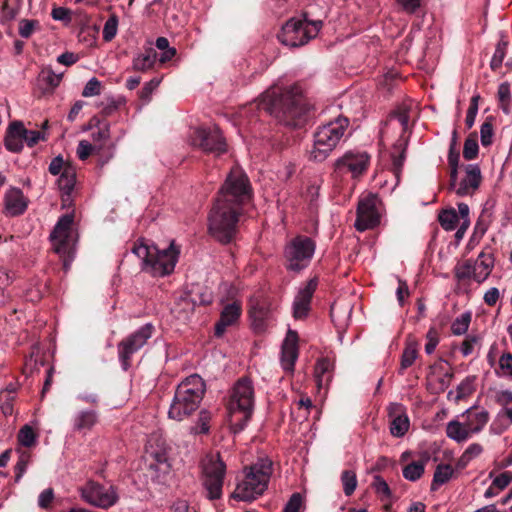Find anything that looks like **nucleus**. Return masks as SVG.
<instances>
[{
    "label": "nucleus",
    "instance_id": "f257e3e1",
    "mask_svg": "<svg viewBox=\"0 0 512 512\" xmlns=\"http://www.w3.org/2000/svg\"><path fill=\"white\" fill-rule=\"evenodd\" d=\"M252 199V188L247 175L239 167L230 170L209 212L208 230L223 244L236 236L244 206Z\"/></svg>",
    "mask_w": 512,
    "mask_h": 512
},
{
    "label": "nucleus",
    "instance_id": "f03ea898",
    "mask_svg": "<svg viewBox=\"0 0 512 512\" xmlns=\"http://www.w3.org/2000/svg\"><path fill=\"white\" fill-rule=\"evenodd\" d=\"M254 107L264 110L279 122L288 126L296 125V119L308 111V105L301 86L294 84L286 88L273 86L267 89Z\"/></svg>",
    "mask_w": 512,
    "mask_h": 512
},
{
    "label": "nucleus",
    "instance_id": "7ed1b4c3",
    "mask_svg": "<svg viewBox=\"0 0 512 512\" xmlns=\"http://www.w3.org/2000/svg\"><path fill=\"white\" fill-rule=\"evenodd\" d=\"M205 391V382L198 374L186 377L175 390L168 417L175 421H183L191 416L199 408Z\"/></svg>",
    "mask_w": 512,
    "mask_h": 512
},
{
    "label": "nucleus",
    "instance_id": "20e7f679",
    "mask_svg": "<svg viewBox=\"0 0 512 512\" xmlns=\"http://www.w3.org/2000/svg\"><path fill=\"white\" fill-rule=\"evenodd\" d=\"M132 253L142 261V270L153 277H164L174 271L178 261L179 250L172 241L168 248L159 250L155 245L147 244L144 240H138Z\"/></svg>",
    "mask_w": 512,
    "mask_h": 512
},
{
    "label": "nucleus",
    "instance_id": "39448f33",
    "mask_svg": "<svg viewBox=\"0 0 512 512\" xmlns=\"http://www.w3.org/2000/svg\"><path fill=\"white\" fill-rule=\"evenodd\" d=\"M255 407V389L249 377L239 378L232 387L228 410L235 433L241 432L250 421Z\"/></svg>",
    "mask_w": 512,
    "mask_h": 512
},
{
    "label": "nucleus",
    "instance_id": "423d86ee",
    "mask_svg": "<svg viewBox=\"0 0 512 512\" xmlns=\"http://www.w3.org/2000/svg\"><path fill=\"white\" fill-rule=\"evenodd\" d=\"M272 472V461L268 458H259L257 462L244 469L245 477L237 484L232 497L246 502L255 500L266 491Z\"/></svg>",
    "mask_w": 512,
    "mask_h": 512
},
{
    "label": "nucleus",
    "instance_id": "0eeeda50",
    "mask_svg": "<svg viewBox=\"0 0 512 512\" xmlns=\"http://www.w3.org/2000/svg\"><path fill=\"white\" fill-rule=\"evenodd\" d=\"M489 419L486 409L470 407L446 424V436L456 443H464L482 432Z\"/></svg>",
    "mask_w": 512,
    "mask_h": 512
},
{
    "label": "nucleus",
    "instance_id": "6e6552de",
    "mask_svg": "<svg viewBox=\"0 0 512 512\" xmlns=\"http://www.w3.org/2000/svg\"><path fill=\"white\" fill-rule=\"evenodd\" d=\"M348 126L349 119L341 115L319 126L314 133L310 158L316 162L324 161L339 144Z\"/></svg>",
    "mask_w": 512,
    "mask_h": 512
},
{
    "label": "nucleus",
    "instance_id": "1a4fd4ad",
    "mask_svg": "<svg viewBox=\"0 0 512 512\" xmlns=\"http://www.w3.org/2000/svg\"><path fill=\"white\" fill-rule=\"evenodd\" d=\"M74 215H62L55 224L50 240L53 250L63 261V268L67 272L76 254L77 233L73 229Z\"/></svg>",
    "mask_w": 512,
    "mask_h": 512
},
{
    "label": "nucleus",
    "instance_id": "9d476101",
    "mask_svg": "<svg viewBox=\"0 0 512 512\" xmlns=\"http://www.w3.org/2000/svg\"><path fill=\"white\" fill-rule=\"evenodd\" d=\"M201 471L204 496L211 501L220 499L226 476V464L220 454H207L201 461Z\"/></svg>",
    "mask_w": 512,
    "mask_h": 512
},
{
    "label": "nucleus",
    "instance_id": "9b49d317",
    "mask_svg": "<svg viewBox=\"0 0 512 512\" xmlns=\"http://www.w3.org/2000/svg\"><path fill=\"white\" fill-rule=\"evenodd\" d=\"M316 242L306 236L297 235L284 248L285 266L288 271L300 272L307 268L314 256Z\"/></svg>",
    "mask_w": 512,
    "mask_h": 512
},
{
    "label": "nucleus",
    "instance_id": "f8f14e48",
    "mask_svg": "<svg viewBox=\"0 0 512 512\" xmlns=\"http://www.w3.org/2000/svg\"><path fill=\"white\" fill-rule=\"evenodd\" d=\"M321 26L322 21L320 20L307 23L291 19L283 25L277 37L286 46L299 47L316 37Z\"/></svg>",
    "mask_w": 512,
    "mask_h": 512
},
{
    "label": "nucleus",
    "instance_id": "ddd939ff",
    "mask_svg": "<svg viewBox=\"0 0 512 512\" xmlns=\"http://www.w3.org/2000/svg\"><path fill=\"white\" fill-rule=\"evenodd\" d=\"M79 493L84 502L100 509H109L119 500L118 490L113 484L95 480L86 481L79 488Z\"/></svg>",
    "mask_w": 512,
    "mask_h": 512
},
{
    "label": "nucleus",
    "instance_id": "4468645a",
    "mask_svg": "<svg viewBox=\"0 0 512 512\" xmlns=\"http://www.w3.org/2000/svg\"><path fill=\"white\" fill-rule=\"evenodd\" d=\"M494 268L491 254L481 252L476 259H467L456 265L454 272L458 281L473 280L478 284L485 282Z\"/></svg>",
    "mask_w": 512,
    "mask_h": 512
},
{
    "label": "nucleus",
    "instance_id": "2eb2a0df",
    "mask_svg": "<svg viewBox=\"0 0 512 512\" xmlns=\"http://www.w3.org/2000/svg\"><path fill=\"white\" fill-rule=\"evenodd\" d=\"M154 331V326L146 323L118 343V359L124 371L130 368L132 356L147 344Z\"/></svg>",
    "mask_w": 512,
    "mask_h": 512
},
{
    "label": "nucleus",
    "instance_id": "dca6fc26",
    "mask_svg": "<svg viewBox=\"0 0 512 512\" xmlns=\"http://www.w3.org/2000/svg\"><path fill=\"white\" fill-rule=\"evenodd\" d=\"M189 141L192 146L207 153L220 155L227 150L225 140L218 127L195 128L190 132Z\"/></svg>",
    "mask_w": 512,
    "mask_h": 512
},
{
    "label": "nucleus",
    "instance_id": "f3484780",
    "mask_svg": "<svg viewBox=\"0 0 512 512\" xmlns=\"http://www.w3.org/2000/svg\"><path fill=\"white\" fill-rule=\"evenodd\" d=\"M380 199L376 194L369 193L360 198L357 207L355 228L359 232L373 229L380 223Z\"/></svg>",
    "mask_w": 512,
    "mask_h": 512
},
{
    "label": "nucleus",
    "instance_id": "a211bd4d",
    "mask_svg": "<svg viewBox=\"0 0 512 512\" xmlns=\"http://www.w3.org/2000/svg\"><path fill=\"white\" fill-rule=\"evenodd\" d=\"M370 162V156L366 152H346L335 162V167L340 172H350L357 177L365 172Z\"/></svg>",
    "mask_w": 512,
    "mask_h": 512
},
{
    "label": "nucleus",
    "instance_id": "6ab92c4d",
    "mask_svg": "<svg viewBox=\"0 0 512 512\" xmlns=\"http://www.w3.org/2000/svg\"><path fill=\"white\" fill-rule=\"evenodd\" d=\"M318 286V278H311L304 287H301L293 301V316L295 319H304L310 310L311 300Z\"/></svg>",
    "mask_w": 512,
    "mask_h": 512
},
{
    "label": "nucleus",
    "instance_id": "aec40b11",
    "mask_svg": "<svg viewBox=\"0 0 512 512\" xmlns=\"http://www.w3.org/2000/svg\"><path fill=\"white\" fill-rule=\"evenodd\" d=\"M298 358V335L296 331L288 330L282 343L280 362L282 368L287 372L294 370Z\"/></svg>",
    "mask_w": 512,
    "mask_h": 512
},
{
    "label": "nucleus",
    "instance_id": "412c9836",
    "mask_svg": "<svg viewBox=\"0 0 512 512\" xmlns=\"http://www.w3.org/2000/svg\"><path fill=\"white\" fill-rule=\"evenodd\" d=\"M5 213L8 216L15 217L22 215L28 207V199L18 187H10L4 194Z\"/></svg>",
    "mask_w": 512,
    "mask_h": 512
},
{
    "label": "nucleus",
    "instance_id": "4be33fe9",
    "mask_svg": "<svg viewBox=\"0 0 512 512\" xmlns=\"http://www.w3.org/2000/svg\"><path fill=\"white\" fill-rule=\"evenodd\" d=\"M249 314L253 326L258 330H263L266 322L272 317V309L265 299L252 298L250 300Z\"/></svg>",
    "mask_w": 512,
    "mask_h": 512
},
{
    "label": "nucleus",
    "instance_id": "5701e85b",
    "mask_svg": "<svg viewBox=\"0 0 512 512\" xmlns=\"http://www.w3.org/2000/svg\"><path fill=\"white\" fill-rule=\"evenodd\" d=\"M145 450L149 463L171 462L169 448L165 440L158 435L149 438Z\"/></svg>",
    "mask_w": 512,
    "mask_h": 512
},
{
    "label": "nucleus",
    "instance_id": "b1692460",
    "mask_svg": "<svg viewBox=\"0 0 512 512\" xmlns=\"http://www.w3.org/2000/svg\"><path fill=\"white\" fill-rule=\"evenodd\" d=\"M24 124L21 121H14L9 124L5 139V148L12 153H20L24 147Z\"/></svg>",
    "mask_w": 512,
    "mask_h": 512
},
{
    "label": "nucleus",
    "instance_id": "393cba45",
    "mask_svg": "<svg viewBox=\"0 0 512 512\" xmlns=\"http://www.w3.org/2000/svg\"><path fill=\"white\" fill-rule=\"evenodd\" d=\"M242 312L241 303L234 301L224 306L219 321L215 324V335L220 337L228 326L237 322Z\"/></svg>",
    "mask_w": 512,
    "mask_h": 512
},
{
    "label": "nucleus",
    "instance_id": "a878e982",
    "mask_svg": "<svg viewBox=\"0 0 512 512\" xmlns=\"http://www.w3.org/2000/svg\"><path fill=\"white\" fill-rule=\"evenodd\" d=\"M465 178L460 182L456 193L459 196H466L475 191L481 183V171L477 164H469L465 169Z\"/></svg>",
    "mask_w": 512,
    "mask_h": 512
},
{
    "label": "nucleus",
    "instance_id": "bb28decb",
    "mask_svg": "<svg viewBox=\"0 0 512 512\" xmlns=\"http://www.w3.org/2000/svg\"><path fill=\"white\" fill-rule=\"evenodd\" d=\"M390 415L393 416L390 423V433L394 437H403L410 427V420L403 406L394 404L390 410Z\"/></svg>",
    "mask_w": 512,
    "mask_h": 512
},
{
    "label": "nucleus",
    "instance_id": "cd10ccee",
    "mask_svg": "<svg viewBox=\"0 0 512 512\" xmlns=\"http://www.w3.org/2000/svg\"><path fill=\"white\" fill-rule=\"evenodd\" d=\"M76 184V172L71 165H67L57 180V185L62 193L63 206L71 202V194Z\"/></svg>",
    "mask_w": 512,
    "mask_h": 512
},
{
    "label": "nucleus",
    "instance_id": "c85d7f7f",
    "mask_svg": "<svg viewBox=\"0 0 512 512\" xmlns=\"http://www.w3.org/2000/svg\"><path fill=\"white\" fill-rule=\"evenodd\" d=\"M63 73H55L51 67H44L37 79L38 87L43 93H51L59 86Z\"/></svg>",
    "mask_w": 512,
    "mask_h": 512
},
{
    "label": "nucleus",
    "instance_id": "c756f323",
    "mask_svg": "<svg viewBox=\"0 0 512 512\" xmlns=\"http://www.w3.org/2000/svg\"><path fill=\"white\" fill-rule=\"evenodd\" d=\"M98 422V414L94 410H83L73 418V429L86 434Z\"/></svg>",
    "mask_w": 512,
    "mask_h": 512
},
{
    "label": "nucleus",
    "instance_id": "7c9ffc66",
    "mask_svg": "<svg viewBox=\"0 0 512 512\" xmlns=\"http://www.w3.org/2000/svg\"><path fill=\"white\" fill-rule=\"evenodd\" d=\"M157 59L156 51L149 47L144 52L137 54L133 58L132 68L135 71L146 72L154 67Z\"/></svg>",
    "mask_w": 512,
    "mask_h": 512
},
{
    "label": "nucleus",
    "instance_id": "2f4dec72",
    "mask_svg": "<svg viewBox=\"0 0 512 512\" xmlns=\"http://www.w3.org/2000/svg\"><path fill=\"white\" fill-rule=\"evenodd\" d=\"M332 368L333 363L327 357L320 358L317 361L314 369V376L319 388L330 382Z\"/></svg>",
    "mask_w": 512,
    "mask_h": 512
},
{
    "label": "nucleus",
    "instance_id": "473e14b6",
    "mask_svg": "<svg viewBox=\"0 0 512 512\" xmlns=\"http://www.w3.org/2000/svg\"><path fill=\"white\" fill-rule=\"evenodd\" d=\"M406 147L407 142L403 139H399L393 146V152L391 154L392 170L397 179H399L406 159Z\"/></svg>",
    "mask_w": 512,
    "mask_h": 512
},
{
    "label": "nucleus",
    "instance_id": "72a5a7b5",
    "mask_svg": "<svg viewBox=\"0 0 512 512\" xmlns=\"http://www.w3.org/2000/svg\"><path fill=\"white\" fill-rule=\"evenodd\" d=\"M151 479L158 484H165L171 474V462L149 463Z\"/></svg>",
    "mask_w": 512,
    "mask_h": 512
},
{
    "label": "nucleus",
    "instance_id": "f704fd0d",
    "mask_svg": "<svg viewBox=\"0 0 512 512\" xmlns=\"http://www.w3.org/2000/svg\"><path fill=\"white\" fill-rule=\"evenodd\" d=\"M454 474V469L449 464H439L437 465L433 480L431 483V490L436 491L441 485L447 483Z\"/></svg>",
    "mask_w": 512,
    "mask_h": 512
},
{
    "label": "nucleus",
    "instance_id": "c9c22d12",
    "mask_svg": "<svg viewBox=\"0 0 512 512\" xmlns=\"http://www.w3.org/2000/svg\"><path fill=\"white\" fill-rule=\"evenodd\" d=\"M418 357V344L416 341H409L406 344V347L401 356V363L399 373L403 374V372L413 365L415 360Z\"/></svg>",
    "mask_w": 512,
    "mask_h": 512
},
{
    "label": "nucleus",
    "instance_id": "e433bc0d",
    "mask_svg": "<svg viewBox=\"0 0 512 512\" xmlns=\"http://www.w3.org/2000/svg\"><path fill=\"white\" fill-rule=\"evenodd\" d=\"M497 98L499 101V107L505 114L510 113V107L512 102L511 89L509 82H502L498 86Z\"/></svg>",
    "mask_w": 512,
    "mask_h": 512
},
{
    "label": "nucleus",
    "instance_id": "4c0bfd02",
    "mask_svg": "<svg viewBox=\"0 0 512 512\" xmlns=\"http://www.w3.org/2000/svg\"><path fill=\"white\" fill-rule=\"evenodd\" d=\"M438 220L444 230L453 231L459 222V214L454 209H446L439 214Z\"/></svg>",
    "mask_w": 512,
    "mask_h": 512
},
{
    "label": "nucleus",
    "instance_id": "58836bf2",
    "mask_svg": "<svg viewBox=\"0 0 512 512\" xmlns=\"http://www.w3.org/2000/svg\"><path fill=\"white\" fill-rule=\"evenodd\" d=\"M472 392V382L469 379H465L457 386L455 391L451 390L448 392L447 398L449 401L458 403L463 398L471 395Z\"/></svg>",
    "mask_w": 512,
    "mask_h": 512
},
{
    "label": "nucleus",
    "instance_id": "ea45409f",
    "mask_svg": "<svg viewBox=\"0 0 512 512\" xmlns=\"http://www.w3.org/2000/svg\"><path fill=\"white\" fill-rule=\"evenodd\" d=\"M123 104L124 99L122 97L115 98L113 96H108L98 104V107L101 109V114L107 117L114 114Z\"/></svg>",
    "mask_w": 512,
    "mask_h": 512
},
{
    "label": "nucleus",
    "instance_id": "a19ab883",
    "mask_svg": "<svg viewBox=\"0 0 512 512\" xmlns=\"http://www.w3.org/2000/svg\"><path fill=\"white\" fill-rule=\"evenodd\" d=\"M424 463L421 461H414L409 463L403 468V477L406 480L415 482L424 474Z\"/></svg>",
    "mask_w": 512,
    "mask_h": 512
},
{
    "label": "nucleus",
    "instance_id": "79ce46f5",
    "mask_svg": "<svg viewBox=\"0 0 512 512\" xmlns=\"http://www.w3.org/2000/svg\"><path fill=\"white\" fill-rule=\"evenodd\" d=\"M471 322V313L465 312L462 313L459 317H457L452 325L451 331L454 335H463L467 332L469 325Z\"/></svg>",
    "mask_w": 512,
    "mask_h": 512
},
{
    "label": "nucleus",
    "instance_id": "37998d69",
    "mask_svg": "<svg viewBox=\"0 0 512 512\" xmlns=\"http://www.w3.org/2000/svg\"><path fill=\"white\" fill-rule=\"evenodd\" d=\"M341 482L344 494L346 496L352 495L357 487L356 473L352 470H344L341 474Z\"/></svg>",
    "mask_w": 512,
    "mask_h": 512
},
{
    "label": "nucleus",
    "instance_id": "c03bdc74",
    "mask_svg": "<svg viewBox=\"0 0 512 512\" xmlns=\"http://www.w3.org/2000/svg\"><path fill=\"white\" fill-rule=\"evenodd\" d=\"M211 418V413L206 409H202L199 412L196 425L192 427V432L195 434H207L210 430L209 423Z\"/></svg>",
    "mask_w": 512,
    "mask_h": 512
},
{
    "label": "nucleus",
    "instance_id": "a18cd8bd",
    "mask_svg": "<svg viewBox=\"0 0 512 512\" xmlns=\"http://www.w3.org/2000/svg\"><path fill=\"white\" fill-rule=\"evenodd\" d=\"M118 22V17L115 14L106 20L102 31L104 41L110 42L115 38L118 31Z\"/></svg>",
    "mask_w": 512,
    "mask_h": 512
},
{
    "label": "nucleus",
    "instance_id": "49530a36",
    "mask_svg": "<svg viewBox=\"0 0 512 512\" xmlns=\"http://www.w3.org/2000/svg\"><path fill=\"white\" fill-rule=\"evenodd\" d=\"M76 153L80 160H86L91 154H99L100 146L92 144L87 140H81L78 143Z\"/></svg>",
    "mask_w": 512,
    "mask_h": 512
},
{
    "label": "nucleus",
    "instance_id": "de8ad7c7",
    "mask_svg": "<svg viewBox=\"0 0 512 512\" xmlns=\"http://www.w3.org/2000/svg\"><path fill=\"white\" fill-rule=\"evenodd\" d=\"M37 435L29 425H24L18 433V442L24 447H31L36 443Z\"/></svg>",
    "mask_w": 512,
    "mask_h": 512
},
{
    "label": "nucleus",
    "instance_id": "09e8293b",
    "mask_svg": "<svg viewBox=\"0 0 512 512\" xmlns=\"http://www.w3.org/2000/svg\"><path fill=\"white\" fill-rule=\"evenodd\" d=\"M93 143L100 146V150L103 148V145L110 139V124L103 123L97 131L92 132L91 134Z\"/></svg>",
    "mask_w": 512,
    "mask_h": 512
},
{
    "label": "nucleus",
    "instance_id": "8fccbe9b",
    "mask_svg": "<svg viewBox=\"0 0 512 512\" xmlns=\"http://www.w3.org/2000/svg\"><path fill=\"white\" fill-rule=\"evenodd\" d=\"M499 376L512 380V354L503 353L499 358V369L496 370Z\"/></svg>",
    "mask_w": 512,
    "mask_h": 512
},
{
    "label": "nucleus",
    "instance_id": "3c124183",
    "mask_svg": "<svg viewBox=\"0 0 512 512\" xmlns=\"http://www.w3.org/2000/svg\"><path fill=\"white\" fill-rule=\"evenodd\" d=\"M506 48H507L506 42H499L496 45L494 54L490 61V68L493 71H496L497 69H499L501 67L503 60L506 56Z\"/></svg>",
    "mask_w": 512,
    "mask_h": 512
},
{
    "label": "nucleus",
    "instance_id": "603ef678",
    "mask_svg": "<svg viewBox=\"0 0 512 512\" xmlns=\"http://www.w3.org/2000/svg\"><path fill=\"white\" fill-rule=\"evenodd\" d=\"M372 487L382 500L389 499L392 496L388 483L380 475L374 476Z\"/></svg>",
    "mask_w": 512,
    "mask_h": 512
},
{
    "label": "nucleus",
    "instance_id": "864d4df0",
    "mask_svg": "<svg viewBox=\"0 0 512 512\" xmlns=\"http://www.w3.org/2000/svg\"><path fill=\"white\" fill-rule=\"evenodd\" d=\"M31 455L28 452H21L19 459L15 465V482H19L27 470L30 463Z\"/></svg>",
    "mask_w": 512,
    "mask_h": 512
},
{
    "label": "nucleus",
    "instance_id": "5fc2aeb1",
    "mask_svg": "<svg viewBox=\"0 0 512 512\" xmlns=\"http://www.w3.org/2000/svg\"><path fill=\"white\" fill-rule=\"evenodd\" d=\"M161 83V78L154 77L149 82L145 83L142 89L139 91V97L145 102H149L151 95L158 88Z\"/></svg>",
    "mask_w": 512,
    "mask_h": 512
},
{
    "label": "nucleus",
    "instance_id": "6e6d98bb",
    "mask_svg": "<svg viewBox=\"0 0 512 512\" xmlns=\"http://www.w3.org/2000/svg\"><path fill=\"white\" fill-rule=\"evenodd\" d=\"M479 151L478 143L475 137H468L464 142L463 157L466 160H473L477 157Z\"/></svg>",
    "mask_w": 512,
    "mask_h": 512
},
{
    "label": "nucleus",
    "instance_id": "4d7b16f0",
    "mask_svg": "<svg viewBox=\"0 0 512 512\" xmlns=\"http://www.w3.org/2000/svg\"><path fill=\"white\" fill-rule=\"evenodd\" d=\"M494 136L493 125L491 121H485L480 127V140L484 147L492 144Z\"/></svg>",
    "mask_w": 512,
    "mask_h": 512
},
{
    "label": "nucleus",
    "instance_id": "13d9d810",
    "mask_svg": "<svg viewBox=\"0 0 512 512\" xmlns=\"http://www.w3.org/2000/svg\"><path fill=\"white\" fill-rule=\"evenodd\" d=\"M24 139L28 147L35 146L39 141H45L47 135L37 130H28L24 127Z\"/></svg>",
    "mask_w": 512,
    "mask_h": 512
},
{
    "label": "nucleus",
    "instance_id": "bf43d9fd",
    "mask_svg": "<svg viewBox=\"0 0 512 512\" xmlns=\"http://www.w3.org/2000/svg\"><path fill=\"white\" fill-rule=\"evenodd\" d=\"M438 344H439L438 331L434 327H431L426 334L425 352L428 355L432 354L435 351Z\"/></svg>",
    "mask_w": 512,
    "mask_h": 512
},
{
    "label": "nucleus",
    "instance_id": "052dcab7",
    "mask_svg": "<svg viewBox=\"0 0 512 512\" xmlns=\"http://www.w3.org/2000/svg\"><path fill=\"white\" fill-rule=\"evenodd\" d=\"M101 82L96 78L92 77L84 86L82 91L83 97H92L101 93Z\"/></svg>",
    "mask_w": 512,
    "mask_h": 512
},
{
    "label": "nucleus",
    "instance_id": "680f3d73",
    "mask_svg": "<svg viewBox=\"0 0 512 512\" xmlns=\"http://www.w3.org/2000/svg\"><path fill=\"white\" fill-rule=\"evenodd\" d=\"M397 5L407 14H414L421 7L422 0H396Z\"/></svg>",
    "mask_w": 512,
    "mask_h": 512
},
{
    "label": "nucleus",
    "instance_id": "e2e57ef3",
    "mask_svg": "<svg viewBox=\"0 0 512 512\" xmlns=\"http://www.w3.org/2000/svg\"><path fill=\"white\" fill-rule=\"evenodd\" d=\"M512 481V472L505 471L493 479L492 485L499 490H504Z\"/></svg>",
    "mask_w": 512,
    "mask_h": 512
},
{
    "label": "nucleus",
    "instance_id": "0e129e2a",
    "mask_svg": "<svg viewBox=\"0 0 512 512\" xmlns=\"http://www.w3.org/2000/svg\"><path fill=\"white\" fill-rule=\"evenodd\" d=\"M67 165L64 163L63 157L58 155L51 160L48 170L52 175H61Z\"/></svg>",
    "mask_w": 512,
    "mask_h": 512
},
{
    "label": "nucleus",
    "instance_id": "69168bd1",
    "mask_svg": "<svg viewBox=\"0 0 512 512\" xmlns=\"http://www.w3.org/2000/svg\"><path fill=\"white\" fill-rule=\"evenodd\" d=\"M390 119L396 120L401 125L404 132L408 129L410 116L407 110L403 109L393 112L390 115Z\"/></svg>",
    "mask_w": 512,
    "mask_h": 512
},
{
    "label": "nucleus",
    "instance_id": "338daca9",
    "mask_svg": "<svg viewBox=\"0 0 512 512\" xmlns=\"http://www.w3.org/2000/svg\"><path fill=\"white\" fill-rule=\"evenodd\" d=\"M302 506V496L300 493H294L284 507L283 512H298Z\"/></svg>",
    "mask_w": 512,
    "mask_h": 512
},
{
    "label": "nucleus",
    "instance_id": "774afa93",
    "mask_svg": "<svg viewBox=\"0 0 512 512\" xmlns=\"http://www.w3.org/2000/svg\"><path fill=\"white\" fill-rule=\"evenodd\" d=\"M500 299V291L496 287L489 288L483 296V301L486 305L493 307Z\"/></svg>",
    "mask_w": 512,
    "mask_h": 512
}]
</instances>
